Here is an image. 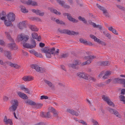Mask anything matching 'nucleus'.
<instances>
[{
    "label": "nucleus",
    "instance_id": "1",
    "mask_svg": "<svg viewBox=\"0 0 125 125\" xmlns=\"http://www.w3.org/2000/svg\"><path fill=\"white\" fill-rule=\"evenodd\" d=\"M15 15L13 13H10L7 15L8 20L6 19V17L3 16L0 19L4 21V23L5 25L7 26H9L12 25L11 22L15 20Z\"/></svg>",
    "mask_w": 125,
    "mask_h": 125
},
{
    "label": "nucleus",
    "instance_id": "2",
    "mask_svg": "<svg viewBox=\"0 0 125 125\" xmlns=\"http://www.w3.org/2000/svg\"><path fill=\"white\" fill-rule=\"evenodd\" d=\"M29 38V36L28 35H25L23 33H21L18 35L16 40L18 42L22 41L26 42Z\"/></svg>",
    "mask_w": 125,
    "mask_h": 125
},
{
    "label": "nucleus",
    "instance_id": "3",
    "mask_svg": "<svg viewBox=\"0 0 125 125\" xmlns=\"http://www.w3.org/2000/svg\"><path fill=\"white\" fill-rule=\"evenodd\" d=\"M12 106L10 108V110L12 111H14L18 106V102L17 100H12L11 101Z\"/></svg>",
    "mask_w": 125,
    "mask_h": 125
},
{
    "label": "nucleus",
    "instance_id": "4",
    "mask_svg": "<svg viewBox=\"0 0 125 125\" xmlns=\"http://www.w3.org/2000/svg\"><path fill=\"white\" fill-rule=\"evenodd\" d=\"M23 46L28 48L32 49L35 48L36 45V43L35 41L33 40L32 41L31 44H30L28 43H24L23 45Z\"/></svg>",
    "mask_w": 125,
    "mask_h": 125
},
{
    "label": "nucleus",
    "instance_id": "5",
    "mask_svg": "<svg viewBox=\"0 0 125 125\" xmlns=\"http://www.w3.org/2000/svg\"><path fill=\"white\" fill-rule=\"evenodd\" d=\"M31 67L32 69H35L36 71L41 73H43L45 71V69L40 67L38 65L36 64H32Z\"/></svg>",
    "mask_w": 125,
    "mask_h": 125
},
{
    "label": "nucleus",
    "instance_id": "6",
    "mask_svg": "<svg viewBox=\"0 0 125 125\" xmlns=\"http://www.w3.org/2000/svg\"><path fill=\"white\" fill-rule=\"evenodd\" d=\"M55 50V48L53 47L52 48L49 49L47 51H45V53L46 56L47 57L50 58L51 57V54H53V52Z\"/></svg>",
    "mask_w": 125,
    "mask_h": 125
},
{
    "label": "nucleus",
    "instance_id": "7",
    "mask_svg": "<svg viewBox=\"0 0 125 125\" xmlns=\"http://www.w3.org/2000/svg\"><path fill=\"white\" fill-rule=\"evenodd\" d=\"M21 2L28 5H31L34 6L37 5V4L36 2L33 1L31 0H28V1L22 0L21 1Z\"/></svg>",
    "mask_w": 125,
    "mask_h": 125
},
{
    "label": "nucleus",
    "instance_id": "8",
    "mask_svg": "<svg viewBox=\"0 0 125 125\" xmlns=\"http://www.w3.org/2000/svg\"><path fill=\"white\" fill-rule=\"evenodd\" d=\"M102 98L103 100L106 102L109 105L113 106H115L114 104L110 100L108 97L105 95H103L102 96Z\"/></svg>",
    "mask_w": 125,
    "mask_h": 125
},
{
    "label": "nucleus",
    "instance_id": "9",
    "mask_svg": "<svg viewBox=\"0 0 125 125\" xmlns=\"http://www.w3.org/2000/svg\"><path fill=\"white\" fill-rule=\"evenodd\" d=\"M61 32L64 33H66L69 35H77L78 34V32H76L73 31H71L68 30H62Z\"/></svg>",
    "mask_w": 125,
    "mask_h": 125
},
{
    "label": "nucleus",
    "instance_id": "10",
    "mask_svg": "<svg viewBox=\"0 0 125 125\" xmlns=\"http://www.w3.org/2000/svg\"><path fill=\"white\" fill-rule=\"evenodd\" d=\"M96 58L95 56H90L87 57V59H88L87 61L83 62L82 64V65H84L88 64L91 63L92 61V60Z\"/></svg>",
    "mask_w": 125,
    "mask_h": 125
},
{
    "label": "nucleus",
    "instance_id": "11",
    "mask_svg": "<svg viewBox=\"0 0 125 125\" xmlns=\"http://www.w3.org/2000/svg\"><path fill=\"white\" fill-rule=\"evenodd\" d=\"M90 37L94 40L95 41L99 43H101L102 45L105 46L106 43L104 42H101L99 39L97 38L95 36L93 35H90Z\"/></svg>",
    "mask_w": 125,
    "mask_h": 125
},
{
    "label": "nucleus",
    "instance_id": "12",
    "mask_svg": "<svg viewBox=\"0 0 125 125\" xmlns=\"http://www.w3.org/2000/svg\"><path fill=\"white\" fill-rule=\"evenodd\" d=\"M108 110L111 113L114 114L116 116L120 118L121 117V115L116 110L110 108H108Z\"/></svg>",
    "mask_w": 125,
    "mask_h": 125
},
{
    "label": "nucleus",
    "instance_id": "13",
    "mask_svg": "<svg viewBox=\"0 0 125 125\" xmlns=\"http://www.w3.org/2000/svg\"><path fill=\"white\" fill-rule=\"evenodd\" d=\"M6 62L11 67H14L15 69H19L21 68V66L16 63H13L11 62Z\"/></svg>",
    "mask_w": 125,
    "mask_h": 125
},
{
    "label": "nucleus",
    "instance_id": "14",
    "mask_svg": "<svg viewBox=\"0 0 125 125\" xmlns=\"http://www.w3.org/2000/svg\"><path fill=\"white\" fill-rule=\"evenodd\" d=\"M97 6L99 9L103 11L104 15L106 16H108V14L106 10L104 7L101 6L98 4H96Z\"/></svg>",
    "mask_w": 125,
    "mask_h": 125
},
{
    "label": "nucleus",
    "instance_id": "15",
    "mask_svg": "<svg viewBox=\"0 0 125 125\" xmlns=\"http://www.w3.org/2000/svg\"><path fill=\"white\" fill-rule=\"evenodd\" d=\"M3 121L5 124L7 125H12L13 124L12 120L7 118V116H6L4 117L3 119Z\"/></svg>",
    "mask_w": 125,
    "mask_h": 125
},
{
    "label": "nucleus",
    "instance_id": "16",
    "mask_svg": "<svg viewBox=\"0 0 125 125\" xmlns=\"http://www.w3.org/2000/svg\"><path fill=\"white\" fill-rule=\"evenodd\" d=\"M64 16H67L68 19L70 21L73 22H78V20H76L74 18H73L69 14L67 13H64L63 14Z\"/></svg>",
    "mask_w": 125,
    "mask_h": 125
},
{
    "label": "nucleus",
    "instance_id": "17",
    "mask_svg": "<svg viewBox=\"0 0 125 125\" xmlns=\"http://www.w3.org/2000/svg\"><path fill=\"white\" fill-rule=\"evenodd\" d=\"M64 16H67L68 19L70 21L73 22H78V20H76L74 18H73L69 14L67 13H64L63 14Z\"/></svg>",
    "mask_w": 125,
    "mask_h": 125
},
{
    "label": "nucleus",
    "instance_id": "18",
    "mask_svg": "<svg viewBox=\"0 0 125 125\" xmlns=\"http://www.w3.org/2000/svg\"><path fill=\"white\" fill-rule=\"evenodd\" d=\"M7 46L10 48L11 49L15 50H16L18 48L17 46L14 42L8 44L7 45Z\"/></svg>",
    "mask_w": 125,
    "mask_h": 125
},
{
    "label": "nucleus",
    "instance_id": "19",
    "mask_svg": "<svg viewBox=\"0 0 125 125\" xmlns=\"http://www.w3.org/2000/svg\"><path fill=\"white\" fill-rule=\"evenodd\" d=\"M17 94L20 97L23 99H26L28 98V97L27 95L24 93L21 92H17Z\"/></svg>",
    "mask_w": 125,
    "mask_h": 125
},
{
    "label": "nucleus",
    "instance_id": "20",
    "mask_svg": "<svg viewBox=\"0 0 125 125\" xmlns=\"http://www.w3.org/2000/svg\"><path fill=\"white\" fill-rule=\"evenodd\" d=\"M23 79L25 81H29L33 80L34 77L31 76H25L23 77Z\"/></svg>",
    "mask_w": 125,
    "mask_h": 125
},
{
    "label": "nucleus",
    "instance_id": "21",
    "mask_svg": "<svg viewBox=\"0 0 125 125\" xmlns=\"http://www.w3.org/2000/svg\"><path fill=\"white\" fill-rule=\"evenodd\" d=\"M77 74V76L80 78H82L85 80L87 79V76L88 75L87 74L79 72Z\"/></svg>",
    "mask_w": 125,
    "mask_h": 125
},
{
    "label": "nucleus",
    "instance_id": "22",
    "mask_svg": "<svg viewBox=\"0 0 125 125\" xmlns=\"http://www.w3.org/2000/svg\"><path fill=\"white\" fill-rule=\"evenodd\" d=\"M80 41L81 43L86 45H92V42L87 41L85 40H84L82 38L80 39Z\"/></svg>",
    "mask_w": 125,
    "mask_h": 125
},
{
    "label": "nucleus",
    "instance_id": "23",
    "mask_svg": "<svg viewBox=\"0 0 125 125\" xmlns=\"http://www.w3.org/2000/svg\"><path fill=\"white\" fill-rule=\"evenodd\" d=\"M67 111L72 115H75L76 116H78L79 115V114L78 112L74 111L73 110L68 109H67Z\"/></svg>",
    "mask_w": 125,
    "mask_h": 125
},
{
    "label": "nucleus",
    "instance_id": "24",
    "mask_svg": "<svg viewBox=\"0 0 125 125\" xmlns=\"http://www.w3.org/2000/svg\"><path fill=\"white\" fill-rule=\"evenodd\" d=\"M74 63H75V64H70L69 65L70 66L73 68H75L76 66L78 64H80L81 63V62L80 61L78 60H75L74 62Z\"/></svg>",
    "mask_w": 125,
    "mask_h": 125
},
{
    "label": "nucleus",
    "instance_id": "25",
    "mask_svg": "<svg viewBox=\"0 0 125 125\" xmlns=\"http://www.w3.org/2000/svg\"><path fill=\"white\" fill-rule=\"evenodd\" d=\"M26 24L25 21L20 22L18 25V27L20 29H22L25 27Z\"/></svg>",
    "mask_w": 125,
    "mask_h": 125
},
{
    "label": "nucleus",
    "instance_id": "26",
    "mask_svg": "<svg viewBox=\"0 0 125 125\" xmlns=\"http://www.w3.org/2000/svg\"><path fill=\"white\" fill-rule=\"evenodd\" d=\"M49 109L50 112L53 113L54 114V116H57L58 115L57 112L54 108L52 107H50L49 108Z\"/></svg>",
    "mask_w": 125,
    "mask_h": 125
},
{
    "label": "nucleus",
    "instance_id": "27",
    "mask_svg": "<svg viewBox=\"0 0 125 125\" xmlns=\"http://www.w3.org/2000/svg\"><path fill=\"white\" fill-rule=\"evenodd\" d=\"M87 79H86V80L90 82H93L96 81V79L90 76L88 74L87 75Z\"/></svg>",
    "mask_w": 125,
    "mask_h": 125
},
{
    "label": "nucleus",
    "instance_id": "28",
    "mask_svg": "<svg viewBox=\"0 0 125 125\" xmlns=\"http://www.w3.org/2000/svg\"><path fill=\"white\" fill-rule=\"evenodd\" d=\"M44 82L46 83L48 85L51 89H54V86L51 82L47 80H45Z\"/></svg>",
    "mask_w": 125,
    "mask_h": 125
},
{
    "label": "nucleus",
    "instance_id": "29",
    "mask_svg": "<svg viewBox=\"0 0 125 125\" xmlns=\"http://www.w3.org/2000/svg\"><path fill=\"white\" fill-rule=\"evenodd\" d=\"M4 54L9 59H12V57L11 56V53L10 52L5 51L4 52Z\"/></svg>",
    "mask_w": 125,
    "mask_h": 125
},
{
    "label": "nucleus",
    "instance_id": "30",
    "mask_svg": "<svg viewBox=\"0 0 125 125\" xmlns=\"http://www.w3.org/2000/svg\"><path fill=\"white\" fill-rule=\"evenodd\" d=\"M25 103L27 104H29L31 105H35L36 103L31 100H28L25 101Z\"/></svg>",
    "mask_w": 125,
    "mask_h": 125
},
{
    "label": "nucleus",
    "instance_id": "31",
    "mask_svg": "<svg viewBox=\"0 0 125 125\" xmlns=\"http://www.w3.org/2000/svg\"><path fill=\"white\" fill-rule=\"evenodd\" d=\"M123 79H121L119 78L115 79L114 82L116 83H122L123 81Z\"/></svg>",
    "mask_w": 125,
    "mask_h": 125
},
{
    "label": "nucleus",
    "instance_id": "32",
    "mask_svg": "<svg viewBox=\"0 0 125 125\" xmlns=\"http://www.w3.org/2000/svg\"><path fill=\"white\" fill-rule=\"evenodd\" d=\"M29 28L32 31H37L38 30L36 26L34 25H31L29 26Z\"/></svg>",
    "mask_w": 125,
    "mask_h": 125
},
{
    "label": "nucleus",
    "instance_id": "33",
    "mask_svg": "<svg viewBox=\"0 0 125 125\" xmlns=\"http://www.w3.org/2000/svg\"><path fill=\"white\" fill-rule=\"evenodd\" d=\"M5 34L7 36V38L9 39L10 41L11 42H13V40L11 38L10 36V35L9 34V33L8 32H5Z\"/></svg>",
    "mask_w": 125,
    "mask_h": 125
},
{
    "label": "nucleus",
    "instance_id": "34",
    "mask_svg": "<svg viewBox=\"0 0 125 125\" xmlns=\"http://www.w3.org/2000/svg\"><path fill=\"white\" fill-rule=\"evenodd\" d=\"M111 72L109 71H106L105 74V75L103 77V78L104 79H105L107 78L108 76L111 74Z\"/></svg>",
    "mask_w": 125,
    "mask_h": 125
},
{
    "label": "nucleus",
    "instance_id": "35",
    "mask_svg": "<svg viewBox=\"0 0 125 125\" xmlns=\"http://www.w3.org/2000/svg\"><path fill=\"white\" fill-rule=\"evenodd\" d=\"M31 36L33 39H36L38 37V35L37 33L33 32L32 33Z\"/></svg>",
    "mask_w": 125,
    "mask_h": 125
},
{
    "label": "nucleus",
    "instance_id": "36",
    "mask_svg": "<svg viewBox=\"0 0 125 125\" xmlns=\"http://www.w3.org/2000/svg\"><path fill=\"white\" fill-rule=\"evenodd\" d=\"M50 10L51 11V12L53 13L56 14L60 15V12H59L58 11L54 9H51Z\"/></svg>",
    "mask_w": 125,
    "mask_h": 125
},
{
    "label": "nucleus",
    "instance_id": "37",
    "mask_svg": "<svg viewBox=\"0 0 125 125\" xmlns=\"http://www.w3.org/2000/svg\"><path fill=\"white\" fill-rule=\"evenodd\" d=\"M119 97L120 100L123 102V103L124 104L125 100V97L123 95H121L119 96Z\"/></svg>",
    "mask_w": 125,
    "mask_h": 125
},
{
    "label": "nucleus",
    "instance_id": "38",
    "mask_svg": "<svg viewBox=\"0 0 125 125\" xmlns=\"http://www.w3.org/2000/svg\"><path fill=\"white\" fill-rule=\"evenodd\" d=\"M91 121L93 124V125H98V124L96 121L93 119L91 120Z\"/></svg>",
    "mask_w": 125,
    "mask_h": 125
},
{
    "label": "nucleus",
    "instance_id": "39",
    "mask_svg": "<svg viewBox=\"0 0 125 125\" xmlns=\"http://www.w3.org/2000/svg\"><path fill=\"white\" fill-rule=\"evenodd\" d=\"M104 34V35H105L107 37L108 39H111V35L108 33H105L104 31L103 32Z\"/></svg>",
    "mask_w": 125,
    "mask_h": 125
},
{
    "label": "nucleus",
    "instance_id": "40",
    "mask_svg": "<svg viewBox=\"0 0 125 125\" xmlns=\"http://www.w3.org/2000/svg\"><path fill=\"white\" fill-rule=\"evenodd\" d=\"M78 19L80 21H83V22L85 23H86V21L85 20V19L84 18H82L81 16H79L78 17Z\"/></svg>",
    "mask_w": 125,
    "mask_h": 125
},
{
    "label": "nucleus",
    "instance_id": "41",
    "mask_svg": "<svg viewBox=\"0 0 125 125\" xmlns=\"http://www.w3.org/2000/svg\"><path fill=\"white\" fill-rule=\"evenodd\" d=\"M32 11L33 12L35 13L36 14L38 15L39 13H40V10H35V9H32Z\"/></svg>",
    "mask_w": 125,
    "mask_h": 125
},
{
    "label": "nucleus",
    "instance_id": "42",
    "mask_svg": "<svg viewBox=\"0 0 125 125\" xmlns=\"http://www.w3.org/2000/svg\"><path fill=\"white\" fill-rule=\"evenodd\" d=\"M102 64L104 66L108 65H109L110 63L108 61H105L102 62Z\"/></svg>",
    "mask_w": 125,
    "mask_h": 125
},
{
    "label": "nucleus",
    "instance_id": "43",
    "mask_svg": "<svg viewBox=\"0 0 125 125\" xmlns=\"http://www.w3.org/2000/svg\"><path fill=\"white\" fill-rule=\"evenodd\" d=\"M79 123L82 124V125H87V123L85 122L82 120H79Z\"/></svg>",
    "mask_w": 125,
    "mask_h": 125
},
{
    "label": "nucleus",
    "instance_id": "44",
    "mask_svg": "<svg viewBox=\"0 0 125 125\" xmlns=\"http://www.w3.org/2000/svg\"><path fill=\"white\" fill-rule=\"evenodd\" d=\"M34 55L37 57H41L42 56V55L40 53H38L36 52H35Z\"/></svg>",
    "mask_w": 125,
    "mask_h": 125
},
{
    "label": "nucleus",
    "instance_id": "45",
    "mask_svg": "<svg viewBox=\"0 0 125 125\" xmlns=\"http://www.w3.org/2000/svg\"><path fill=\"white\" fill-rule=\"evenodd\" d=\"M21 11L23 13L27 12L28 10H26L25 8H22L21 9Z\"/></svg>",
    "mask_w": 125,
    "mask_h": 125
},
{
    "label": "nucleus",
    "instance_id": "46",
    "mask_svg": "<svg viewBox=\"0 0 125 125\" xmlns=\"http://www.w3.org/2000/svg\"><path fill=\"white\" fill-rule=\"evenodd\" d=\"M59 52V50L57 49L56 50L55 52H53V54H54V55H58Z\"/></svg>",
    "mask_w": 125,
    "mask_h": 125
},
{
    "label": "nucleus",
    "instance_id": "47",
    "mask_svg": "<svg viewBox=\"0 0 125 125\" xmlns=\"http://www.w3.org/2000/svg\"><path fill=\"white\" fill-rule=\"evenodd\" d=\"M19 88L21 90L24 91L26 87H25L24 85H21L19 86Z\"/></svg>",
    "mask_w": 125,
    "mask_h": 125
},
{
    "label": "nucleus",
    "instance_id": "48",
    "mask_svg": "<svg viewBox=\"0 0 125 125\" xmlns=\"http://www.w3.org/2000/svg\"><path fill=\"white\" fill-rule=\"evenodd\" d=\"M57 2L58 3L60 4L62 6H63L64 4V2L63 1H61L60 0H56Z\"/></svg>",
    "mask_w": 125,
    "mask_h": 125
},
{
    "label": "nucleus",
    "instance_id": "49",
    "mask_svg": "<svg viewBox=\"0 0 125 125\" xmlns=\"http://www.w3.org/2000/svg\"><path fill=\"white\" fill-rule=\"evenodd\" d=\"M48 97L47 96L43 95L41 96L40 99H48Z\"/></svg>",
    "mask_w": 125,
    "mask_h": 125
},
{
    "label": "nucleus",
    "instance_id": "50",
    "mask_svg": "<svg viewBox=\"0 0 125 125\" xmlns=\"http://www.w3.org/2000/svg\"><path fill=\"white\" fill-rule=\"evenodd\" d=\"M117 7L122 10H125V8L124 7L120 6V5L117 6Z\"/></svg>",
    "mask_w": 125,
    "mask_h": 125
},
{
    "label": "nucleus",
    "instance_id": "51",
    "mask_svg": "<svg viewBox=\"0 0 125 125\" xmlns=\"http://www.w3.org/2000/svg\"><path fill=\"white\" fill-rule=\"evenodd\" d=\"M22 54L24 56H28V54L27 52L24 51H22Z\"/></svg>",
    "mask_w": 125,
    "mask_h": 125
},
{
    "label": "nucleus",
    "instance_id": "52",
    "mask_svg": "<svg viewBox=\"0 0 125 125\" xmlns=\"http://www.w3.org/2000/svg\"><path fill=\"white\" fill-rule=\"evenodd\" d=\"M30 52L31 54H34L36 51L33 49H32L29 51Z\"/></svg>",
    "mask_w": 125,
    "mask_h": 125
},
{
    "label": "nucleus",
    "instance_id": "53",
    "mask_svg": "<svg viewBox=\"0 0 125 125\" xmlns=\"http://www.w3.org/2000/svg\"><path fill=\"white\" fill-rule=\"evenodd\" d=\"M112 32L116 35H118V33L117 31L115 29L113 30V31H112Z\"/></svg>",
    "mask_w": 125,
    "mask_h": 125
},
{
    "label": "nucleus",
    "instance_id": "54",
    "mask_svg": "<svg viewBox=\"0 0 125 125\" xmlns=\"http://www.w3.org/2000/svg\"><path fill=\"white\" fill-rule=\"evenodd\" d=\"M33 20H35L37 21H41V20L40 19L37 17H34L33 18Z\"/></svg>",
    "mask_w": 125,
    "mask_h": 125
},
{
    "label": "nucleus",
    "instance_id": "55",
    "mask_svg": "<svg viewBox=\"0 0 125 125\" xmlns=\"http://www.w3.org/2000/svg\"><path fill=\"white\" fill-rule=\"evenodd\" d=\"M42 105L41 104H37L36 105V107L37 108H39L41 107L42 106Z\"/></svg>",
    "mask_w": 125,
    "mask_h": 125
},
{
    "label": "nucleus",
    "instance_id": "56",
    "mask_svg": "<svg viewBox=\"0 0 125 125\" xmlns=\"http://www.w3.org/2000/svg\"><path fill=\"white\" fill-rule=\"evenodd\" d=\"M24 91L25 93L29 94V89L27 88H26Z\"/></svg>",
    "mask_w": 125,
    "mask_h": 125
},
{
    "label": "nucleus",
    "instance_id": "57",
    "mask_svg": "<svg viewBox=\"0 0 125 125\" xmlns=\"http://www.w3.org/2000/svg\"><path fill=\"white\" fill-rule=\"evenodd\" d=\"M114 29L113 28L112 26H111L108 27V30L112 32V31H113Z\"/></svg>",
    "mask_w": 125,
    "mask_h": 125
},
{
    "label": "nucleus",
    "instance_id": "58",
    "mask_svg": "<svg viewBox=\"0 0 125 125\" xmlns=\"http://www.w3.org/2000/svg\"><path fill=\"white\" fill-rule=\"evenodd\" d=\"M46 116L47 117L50 118L51 117V115H50V112H48L46 114Z\"/></svg>",
    "mask_w": 125,
    "mask_h": 125
},
{
    "label": "nucleus",
    "instance_id": "59",
    "mask_svg": "<svg viewBox=\"0 0 125 125\" xmlns=\"http://www.w3.org/2000/svg\"><path fill=\"white\" fill-rule=\"evenodd\" d=\"M5 43L2 40H0V44L1 45H4Z\"/></svg>",
    "mask_w": 125,
    "mask_h": 125
},
{
    "label": "nucleus",
    "instance_id": "60",
    "mask_svg": "<svg viewBox=\"0 0 125 125\" xmlns=\"http://www.w3.org/2000/svg\"><path fill=\"white\" fill-rule=\"evenodd\" d=\"M0 64L2 65H4L5 64V63L3 62V60L0 59Z\"/></svg>",
    "mask_w": 125,
    "mask_h": 125
},
{
    "label": "nucleus",
    "instance_id": "61",
    "mask_svg": "<svg viewBox=\"0 0 125 125\" xmlns=\"http://www.w3.org/2000/svg\"><path fill=\"white\" fill-rule=\"evenodd\" d=\"M104 73V72L102 71L101 72V73L99 74L98 76L99 77H101L103 75V74Z\"/></svg>",
    "mask_w": 125,
    "mask_h": 125
},
{
    "label": "nucleus",
    "instance_id": "62",
    "mask_svg": "<svg viewBox=\"0 0 125 125\" xmlns=\"http://www.w3.org/2000/svg\"><path fill=\"white\" fill-rule=\"evenodd\" d=\"M101 113H103V110H101V111H98V114L99 115L101 116L102 115Z\"/></svg>",
    "mask_w": 125,
    "mask_h": 125
},
{
    "label": "nucleus",
    "instance_id": "63",
    "mask_svg": "<svg viewBox=\"0 0 125 125\" xmlns=\"http://www.w3.org/2000/svg\"><path fill=\"white\" fill-rule=\"evenodd\" d=\"M8 100V98L6 96H4L3 98V100L5 101H6Z\"/></svg>",
    "mask_w": 125,
    "mask_h": 125
},
{
    "label": "nucleus",
    "instance_id": "64",
    "mask_svg": "<svg viewBox=\"0 0 125 125\" xmlns=\"http://www.w3.org/2000/svg\"><path fill=\"white\" fill-rule=\"evenodd\" d=\"M121 93L122 94L124 95L125 94V89H122L121 90Z\"/></svg>",
    "mask_w": 125,
    "mask_h": 125
}]
</instances>
